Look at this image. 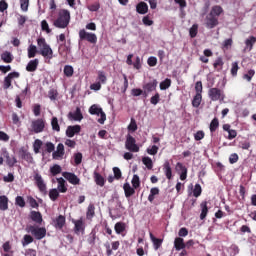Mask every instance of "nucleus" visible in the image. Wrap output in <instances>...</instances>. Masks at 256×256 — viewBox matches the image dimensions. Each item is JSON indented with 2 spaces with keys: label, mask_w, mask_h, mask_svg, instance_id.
Wrapping results in <instances>:
<instances>
[{
  "label": "nucleus",
  "mask_w": 256,
  "mask_h": 256,
  "mask_svg": "<svg viewBox=\"0 0 256 256\" xmlns=\"http://www.w3.org/2000/svg\"><path fill=\"white\" fill-rule=\"evenodd\" d=\"M1 59L4 63H13V54L9 51H5L1 54Z\"/></svg>",
  "instance_id": "nucleus-33"
},
{
  "label": "nucleus",
  "mask_w": 256,
  "mask_h": 256,
  "mask_svg": "<svg viewBox=\"0 0 256 256\" xmlns=\"http://www.w3.org/2000/svg\"><path fill=\"white\" fill-rule=\"evenodd\" d=\"M9 209V198L7 196H0V211H7Z\"/></svg>",
  "instance_id": "nucleus-27"
},
{
  "label": "nucleus",
  "mask_w": 256,
  "mask_h": 256,
  "mask_svg": "<svg viewBox=\"0 0 256 256\" xmlns=\"http://www.w3.org/2000/svg\"><path fill=\"white\" fill-rule=\"evenodd\" d=\"M208 97L212 101H225V91L221 90L220 88L214 87L208 90Z\"/></svg>",
  "instance_id": "nucleus-4"
},
{
  "label": "nucleus",
  "mask_w": 256,
  "mask_h": 256,
  "mask_svg": "<svg viewBox=\"0 0 256 256\" xmlns=\"http://www.w3.org/2000/svg\"><path fill=\"white\" fill-rule=\"evenodd\" d=\"M3 157L6 158V163L8 167H15V164L17 163V158H15V156H10L9 152L4 151Z\"/></svg>",
  "instance_id": "nucleus-24"
},
{
  "label": "nucleus",
  "mask_w": 256,
  "mask_h": 256,
  "mask_svg": "<svg viewBox=\"0 0 256 256\" xmlns=\"http://www.w3.org/2000/svg\"><path fill=\"white\" fill-rule=\"evenodd\" d=\"M201 193H203V189L201 188V184H195L193 189V195L195 197H201Z\"/></svg>",
  "instance_id": "nucleus-54"
},
{
  "label": "nucleus",
  "mask_w": 256,
  "mask_h": 256,
  "mask_svg": "<svg viewBox=\"0 0 256 256\" xmlns=\"http://www.w3.org/2000/svg\"><path fill=\"white\" fill-rule=\"evenodd\" d=\"M201 214L200 219L203 221L207 217V213H209V207H207V201H204L200 204Z\"/></svg>",
  "instance_id": "nucleus-30"
},
{
  "label": "nucleus",
  "mask_w": 256,
  "mask_h": 256,
  "mask_svg": "<svg viewBox=\"0 0 256 256\" xmlns=\"http://www.w3.org/2000/svg\"><path fill=\"white\" fill-rule=\"evenodd\" d=\"M37 45L40 49L39 53L42 55V57L45 59H53V49H51V46L47 44L45 38H38Z\"/></svg>",
  "instance_id": "nucleus-2"
},
{
  "label": "nucleus",
  "mask_w": 256,
  "mask_h": 256,
  "mask_svg": "<svg viewBox=\"0 0 256 256\" xmlns=\"http://www.w3.org/2000/svg\"><path fill=\"white\" fill-rule=\"evenodd\" d=\"M57 183V191L59 193H67V182L65 181V179H63V177L57 178Z\"/></svg>",
  "instance_id": "nucleus-21"
},
{
  "label": "nucleus",
  "mask_w": 256,
  "mask_h": 256,
  "mask_svg": "<svg viewBox=\"0 0 256 256\" xmlns=\"http://www.w3.org/2000/svg\"><path fill=\"white\" fill-rule=\"evenodd\" d=\"M93 217H95V204L90 203L87 207L86 219L87 221H93Z\"/></svg>",
  "instance_id": "nucleus-25"
},
{
  "label": "nucleus",
  "mask_w": 256,
  "mask_h": 256,
  "mask_svg": "<svg viewBox=\"0 0 256 256\" xmlns=\"http://www.w3.org/2000/svg\"><path fill=\"white\" fill-rule=\"evenodd\" d=\"M187 245H185V240L181 237H176L174 239V249L175 251H182V249H185Z\"/></svg>",
  "instance_id": "nucleus-19"
},
{
  "label": "nucleus",
  "mask_w": 256,
  "mask_h": 256,
  "mask_svg": "<svg viewBox=\"0 0 256 256\" xmlns=\"http://www.w3.org/2000/svg\"><path fill=\"white\" fill-rule=\"evenodd\" d=\"M125 149L130 151V153H139V145H137V140L131 135H127L125 142Z\"/></svg>",
  "instance_id": "nucleus-7"
},
{
  "label": "nucleus",
  "mask_w": 256,
  "mask_h": 256,
  "mask_svg": "<svg viewBox=\"0 0 256 256\" xmlns=\"http://www.w3.org/2000/svg\"><path fill=\"white\" fill-rule=\"evenodd\" d=\"M195 141H201L202 139H205V132L203 130H199L194 134Z\"/></svg>",
  "instance_id": "nucleus-63"
},
{
  "label": "nucleus",
  "mask_w": 256,
  "mask_h": 256,
  "mask_svg": "<svg viewBox=\"0 0 256 256\" xmlns=\"http://www.w3.org/2000/svg\"><path fill=\"white\" fill-rule=\"evenodd\" d=\"M41 29L42 31H46V33H51V30L49 29V23H47V20H42Z\"/></svg>",
  "instance_id": "nucleus-64"
},
{
  "label": "nucleus",
  "mask_w": 256,
  "mask_h": 256,
  "mask_svg": "<svg viewBox=\"0 0 256 256\" xmlns=\"http://www.w3.org/2000/svg\"><path fill=\"white\" fill-rule=\"evenodd\" d=\"M253 77H255V70H253V69H250L247 74L243 75V79H246V81H248V83H250V81H251V79H253Z\"/></svg>",
  "instance_id": "nucleus-59"
},
{
  "label": "nucleus",
  "mask_w": 256,
  "mask_h": 256,
  "mask_svg": "<svg viewBox=\"0 0 256 256\" xmlns=\"http://www.w3.org/2000/svg\"><path fill=\"white\" fill-rule=\"evenodd\" d=\"M171 87V79L166 78L164 81L160 83V89L161 91H165L166 89H169Z\"/></svg>",
  "instance_id": "nucleus-50"
},
{
  "label": "nucleus",
  "mask_w": 256,
  "mask_h": 256,
  "mask_svg": "<svg viewBox=\"0 0 256 256\" xmlns=\"http://www.w3.org/2000/svg\"><path fill=\"white\" fill-rule=\"evenodd\" d=\"M34 181L40 193H43V195H47V184H45V181L43 180V177L41 176V174L36 173L34 175Z\"/></svg>",
  "instance_id": "nucleus-10"
},
{
  "label": "nucleus",
  "mask_w": 256,
  "mask_h": 256,
  "mask_svg": "<svg viewBox=\"0 0 256 256\" xmlns=\"http://www.w3.org/2000/svg\"><path fill=\"white\" fill-rule=\"evenodd\" d=\"M33 241H34L33 236H31L29 234H25L22 239V245H23V247H27V245H31V243H33Z\"/></svg>",
  "instance_id": "nucleus-43"
},
{
  "label": "nucleus",
  "mask_w": 256,
  "mask_h": 256,
  "mask_svg": "<svg viewBox=\"0 0 256 256\" xmlns=\"http://www.w3.org/2000/svg\"><path fill=\"white\" fill-rule=\"evenodd\" d=\"M125 197L129 198L135 195V188L131 187L129 183H125L123 186Z\"/></svg>",
  "instance_id": "nucleus-29"
},
{
  "label": "nucleus",
  "mask_w": 256,
  "mask_h": 256,
  "mask_svg": "<svg viewBox=\"0 0 256 256\" xmlns=\"http://www.w3.org/2000/svg\"><path fill=\"white\" fill-rule=\"evenodd\" d=\"M150 239L153 242L155 251L160 249L161 245H163V239L156 238L155 236H153V233H150Z\"/></svg>",
  "instance_id": "nucleus-32"
},
{
  "label": "nucleus",
  "mask_w": 256,
  "mask_h": 256,
  "mask_svg": "<svg viewBox=\"0 0 256 256\" xmlns=\"http://www.w3.org/2000/svg\"><path fill=\"white\" fill-rule=\"evenodd\" d=\"M65 155V146L63 143H59L57 145L56 151L52 153L53 159L59 160L62 159V157Z\"/></svg>",
  "instance_id": "nucleus-14"
},
{
  "label": "nucleus",
  "mask_w": 256,
  "mask_h": 256,
  "mask_svg": "<svg viewBox=\"0 0 256 256\" xmlns=\"http://www.w3.org/2000/svg\"><path fill=\"white\" fill-rule=\"evenodd\" d=\"M51 126L53 131H61V126H59V119H57V117H53L51 120Z\"/></svg>",
  "instance_id": "nucleus-46"
},
{
  "label": "nucleus",
  "mask_w": 256,
  "mask_h": 256,
  "mask_svg": "<svg viewBox=\"0 0 256 256\" xmlns=\"http://www.w3.org/2000/svg\"><path fill=\"white\" fill-rule=\"evenodd\" d=\"M19 72H11L4 78L3 89H9L11 87V81L13 79H19Z\"/></svg>",
  "instance_id": "nucleus-13"
},
{
  "label": "nucleus",
  "mask_w": 256,
  "mask_h": 256,
  "mask_svg": "<svg viewBox=\"0 0 256 256\" xmlns=\"http://www.w3.org/2000/svg\"><path fill=\"white\" fill-rule=\"evenodd\" d=\"M49 197L51 201H55L56 199H59V192L57 191L56 188L50 189Z\"/></svg>",
  "instance_id": "nucleus-53"
},
{
  "label": "nucleus",
  "mask_w": 256,
  "mask_h": 256,
  "mask_svg": "<svg viewBox=\"0 0 256 256\" xmlns=\"http://www.w3.org/2000/svg\"><path fill=\"white\" fill-rule=\"evenodd\" d=\"M98 83H100V85H105V83H107V76L105 75V72H98Z\"/></svg>",
  "instance_id": "nucleus-51"
},
{
  "label": "nucleus",
  "mask_w": 256,
  "mask_h": 256,
  "mask_svg": "<svg viewBox=\"0 0 256 256\" xmlns=\"http://www.w3.org/2000/svg\"><path fill=\"white\" fill-rule=\"evenodd\" d=\"M195 91L196 95H201V93H203V82L197 81L195 83Z\"/></svg>",
  "instance_id": "nucleus-61"
},
{
  "label": "nucleus",
  "mask_w": 256,
  "mask_h": 256,
  "mask_svg": "<svg viewBox=\"0 0 256 256\" xmlns=\"http://www.w3.org/2000/svg\"><path fill=\"white\" fill-rule=\"evenodd\" d=\"M163 171L167 179L169 180L173 179V170L171 169V164L169 163V161L164 162Z\"/></svg>",
  "instance_id": "nucleus-23"
},
{
  "label": "nucleus",
  "mask_w": 256,
  "mask_h": 256,
  "mask_svg": "<svg viewBox=\"0 0 256 256\" xmlns=\"http://www.w3.org/2000/svg\"><path fill=\"white\" fill-rule=\"evenodd\" d=\"M205 25L207 29H215V27L219 25V18H217V16H213V13H209L206 16Z\"/></svg>",
  "instance_id": "nucleus-11"
},
{
  "label": "nucleus",
  "mask_w": 256,
  "mask_h": 256,
  "mask_svg": "<svg viewBox=\"0 0 256 256\" xmlns=\"http://www.w3.org/2000/svg\"><path fill=\"white\" fill-rule=\"evenodd\" d=\"M43 146V141L36 139L34 142V153H39V151L41 150V147Z\"/></svg>",
  "instance_id": "nucleus-57"
},
{
  "label": "nucleus",
  "mask_w": 256,
  "mask_h": 256,
  "mask_svg": "<svg viewBox=\"0 0 256 256\" xmlns=\"http://www.w3.org/2000/svg\"><path fill=\"white\" fill-rule=\"evenodd\" d=\"M255 43H256L255 36H251L249 39H246L245 41L246 49H248V51H252Z\"/></svg>",
  "instance_id": "nucleus-35"
},
{
  "label": "nucleus",
  "mask_w": 256,
  "mask_h": 256,
  "mask_svg": "<svg viewBox=\"0 0 256 256\" xmlns=\"http://www.w3.org/2000/svg\"><path fill=\"white\" fill-rule=\"evenodd\" d=\"M18 153L21 159H24V161H31V159H33L31 153H29L24 147L20 148Z\"/></svg>",
  "instance_id": "nucleus-28"
},
{
  "label": "nucleus",
  "mask_w": 256,
  "mask_h": 256,
  "mask_svg": "<svg viewBox=\"0 0 256 256\" xmlns=\"http://www.w3.org/2000/svg\"><path fill=\"white\" fill-rule=\"evenodd\" d=\"M210 13H212L213 16L219 18L221 13H223V7H221L219 5L213 6L212 10L210 11Z\"/></svg>",
  "instance_id": "nucleus-39"
},
{
  "label": "nucleus",
  "mask_w": 256,
  "mask_h": 256,
  "mask_svg": "<svg viewBox=\"0 0 256 256\" xmlns=\"http://www.w3.org/2000/svg\"><path fill=\"white\" fill-rule=\"evenodd\" d=\"M68 117L72 121H82L83 113H81V108L77 107L75 112H69Z\"/></svg>",
  "instance_id": "nucleus-18"
},
{
  "label": "nucleus",
  "mask_w": 256,
  "mask_h": 256,
  "mask_svg": "<svg viewBox=\"0 0 256 256\" xmlns=\"http://www.w3.org/2000/svg\"><path fill=\"white\" fill-rule=\"evenodd\" d=\"M136 11L139 15H145L149 11V5L145 2H140L136 5Z\"/></svg>",
  "instance_id": "nucleus-20"
},
{
  "label": "nucleus",
  "mask_w": 256,
  "mask_h": 256,
  "mask_svg": "<svg viewBox=\"0 0 256 256\" xmlns=\"http://www.w3.org/2000/svg\"><path fill=\"white\" fill-rule=\"evenodd\" d=\"M201 101H203V95L196 94L192 100V106L195 108L199 107V105H201Z\"/></svg>",
  "instance_id": "nucleus-38"
},
{
  "label": "nucleus",
  "mask_w": 256,
  "mask_h": 256,
  "mask_svg": "<svg viewBox=\"0 0 256 256\" xmlns=\"http://www.w3.org/2000/svg\"><path fill=\"white\" fill-rule=\"evenodd\" d=\"M47 122H45V119L43 118H38L36 120H33L31 122V129L33 133H43L45 131V125Z\"/></svg>",
  "instance_id": "nucleus-8"
},
{
  "label": "nucleus",
  "mask_w": 256,
  "mask_h": 256,
  "mask_svg": "<svg viewBox=\"0 0 256 256\" xmlns=\"http://www.w3.org/2000/svg\"><path fill=\"white\" fill-rule=\"evenodd\" d=\"M59 95L56 89L52 88L48 91V97L51 101H55Z\"/></svg>",
  "instance_id": "nucleus-52"
},
{
  "label": "nucleus",
  "mask_w": 256,
  "mask_h": 256,
  "mask_svg": "<svg viewBox=\"0 0 256 256\" xmlns=\"http://www.w3.org/2000/svg\"><path fill=\"white\" fill-rule=\"evenodd\" d=\"M71 23V12L67 9H61L57 18L53 21L54 27L57 29H67Z\"/></svg>",
  "instance_id": "nucleus-1"
},
{
  "label": "nucleus",
  "mask_w": 256,
  "mask_h": 256,
  "mask_svg": "<svg viewBox=\"0 0 256 256\" xmlns=\"http://www.w3.org/2000/svg\"><path fill=\"white\" fill-rule=\"evenodd\" d=\"M79 39L80 41H87L92 45L97 43V35L95 33L87 32L85 29L79 31Z\"/></svg>",
  "instance_id": "nucleus-6"
},
{
  "label": "nucleus",
  "mask_w": 256,
  "mask_h": 256,
  "mask_svg": "<svg viewBox=\"0 0 256 256\" xmlns=\"http://www.w3.org/2000/svg\"><path fill=\"white\" fill-rule=\"evenodd\" d=\"M20 7L24 12L29 11V0H20Z\"/></svg>",
  "instance_id": "nucleus-62"
},
{
  "label": "nucleus",
  "mask_w": 256,
  "mask_h": 256,
  "mask_svg": "<svg viewBox=\"0 0 256 256\" xmlns=\"http://www.w3.org/2000/svg\"><path fill=\"white\" fill-rule=\"evenodd\" d=\"M81 133V126L80 125H74V126H68L66 129V135L68 137H75V135Z\"/></svg>",
  "instance_id": "nucleus-16"
},
{
  "label": "nucleus",
  "mask_w": 256,
  "mask_h": 256,
  "mask_svg": "<svg viewBox=\"0 0 256 256\" xmlns=\"http://www.w3.org/2000/svg\"><path fill=\"white\" fill-rule=\"evenodd\" d=\"M15 205L21 208L25 207V198H23L22 196H17L15 198Z\"/></svg>",
  "instance_id": "nucleus-58"
},
{
  "label": "nucleus",
  "mask_w": 256,
  "mask_h": 256,
  "mask_svg": "<svg viewBox=\"0 0 256 256\" xmlns=\"http://www.w3.org/2000/svg\"><path fill=\"white\" fill-rule=\"evenodd\" d=\"M82 162H83V154L80 152L74 154L75 165H81Z\"/></svg>",
  "instance_id": "nucleus-60"
},
{
  "label": "nucleus",
  "mask_w": 256,
  "mask_h": 256,
  "mask_svg": "<svg viewBox=\"0 0 256 256\" xmlns=\"http://www.w3.org/2000/svg\"><path fill=\"white\" fill-rule=\"evenodd\" d=\"M114 229L118 235H121V233L125 231V224L123 222H118L115 224Z\"/></svg>",
  "instance_id": "nucleus-49"
},
{
  "label": "nucleus",
  "mask_w": 256,
  "mask_h": 256,
  "mask_svg": "<svg viewBox=\"0 0 256 256\" xmlns=\"http://www.w3.org/2000/svg\"><path fill=\"white\" fill-rule=\"evenodd\" d=\"M223 65H225V62H223V58L221 57H218L214 64H213V67L214 69L218 70V71H221V69H223Z\"/></svg>",
  "instance_id": "nucleus-42"
},
{
  "label": "nucleus",
  "mask_w": 256,
  "mask_h": 256,
  "mask_svg": "<svg viewBox=\"0 0 256 256\" xmlns=\"http://www.w3.org/2000/svg\"><path fill=\"white\" fill-rule=\"evenodd\" d=\"M142 163L147 167V169H153V160L149 156H145L142 158Z\"/></svg>",
  "instance_id": "nucleus-40"
},
{
  "label": "nucleus",
  "mask_w": 256,
  "mask_h": 256,
  "mask_svg": "<svg viewBox=\"0 0 256 256\" xmlns=\"http://www.w3.org/2000/svg\"><path fill=\"white\" fill-rule=\"evenodd\" d=\"M62 176L66 181H68L71 185H81V179L78 178L75 173L72 172H63Z\"/></svg>",
  "instance_id": "nucleus-12"
},
{
  "label": "nucleus",
  "mask_w": 256,
  "mask_h": 256,
  "mask_svg": "<svg viewBox=\"0 0 256 256\" xmlns=\"http://www.w3.org/2000/svg\"><path fill=\"white\" fill-rule=\"evenodd\" d=\"M66 218L63 215H59L58 217H56L53 220V225L55 227V229H59L60 231L63 229V227H65V223H66Z\"/></svg>",
  "instance_id": "nucleus-15"
},
{
  "label": "nucleus",
  "mask_w": 256,
  "mask_h": 256,
  "mask_svg": "<svg viewBox=\"0 0 256 256\" xmlns=\"http://www.w3.org/2000/svg\"><path fill=\"white\" fill-rule=\"evenodd\" d=\"M231 47H233V39L228 38V39L224 40V42L222 44V49L224 51H228V49H231Z\"/></svg>",
  "instance_id": "nucleus-47"
},
{
  "label": "nucleus",
  "mask_w": 256,
  "mask_h": 256,
  "mask_svg": "<svg viewBox=\"0 0 256 256\" xmlns=\"http://www.w3.org/2000/svg\"><path fill=\"white\" fill-rule=\"evenodd\" d=\"M210 133H215V131H217V129H219V118H214L211 122H210Z\"/></svg>",
  "instance_id": "nucleus-34"
},
{
  "label": "nucleus",
  "mask_w": 256,
  "mask_h": 256,
  "mask_svg": "<svg viewBox=\"0 0 256 256\" xmlns=\"http://www.w3.org/2000/svg\"><path fill=\"white\" fill-rule=\"evenodd\" d=\"M37 67H39V59L30 60L26 66V71L34 73V71H37Z\"/></svg>",
  "instance_id": "nucleus-22"
},
{
  "label": "nucleus",
  "mask_w": 256,
  "mask_h": 256,
  "mask_svg": "<svg viewBox=\"0 0 256 256\" xmlns=\"http://www.w3.org/2000/svg\"><path fill=\"white\" fill-rule=\"evenodd\" d=\"M157 80H152L151 82L146 83L143 86L144 91H147V93H151L152 91H155L157 89Z\"/></svg>",
  "instance_id": "nucleus-26"
},
{
  "label": "nucleus",
  "mask_w": 256,
  "mask_h": 256,
  "mask_svg": "<svg viewBox=\"0 0 256 256\" xmlns=\"http://www.w3.org/2000/svg\"><path fill=\"white\" fill-rule=\"evenodd\" d=\"M28 203L32 209H39V203L37 200H35V198H33V196L28 197Z\"/></svg>",
  "instance_id": "nucleus-55"
},
{
  "label": "nucleus",
  "mask_w": 256,
  "mask_h": 256,
  "mask_svg": "<svg viewBox=\"0 0 256 256\" xmlns=\"http://www.w3.org/2000/svg\"><path fill=\"white\" fill-rule=\"evenodd\" d=\"M197 33H199V24H193L189 29V35L191 39H195V37H197Z\"/></svg>",
  "instance_id": "nucleus-37"
},
{
  "label": "nucleus",
  "mask_w": 256,
  "mask_h": 256,
  "mask_svg": "<svg viewBox=\"0 0 256 256\" xmlns=\"http://www.w3.org/2000/svg\"><path fill=\"white\" fill-rule=\"evenodd\" d=\"M155 195H159V188L157 187L151 188L150 190V194L148 196V201L150 203H153V201H155Z\"/></svg>",
  "instance_id": "nucleus-41"
},
{
  "label": "nucleus",
  "mask_w": 256,
  "mask_h": 256,
  "mask_svg": "<svg viewBox=\"0 0 256 256\" xmlns=\"http://www.w3.org/2000/svg\"><path fill=\"white\" fill-rule=\"evenodd\" d=\"M73 73H75V70L73 69V66H71V65L64 66V75H65V77H73Z\"/></svg>",
  "instance_id": "nucleus-44"
},
{
  "label": "nucleus",
  "mask_w": 256,
  "mask_h": 256,
  "mask_svg": "<svg viewBox=\"0 0 256 256\" xmlns=\"http://www.w3.org/2000/svg\"><path fill=\"white\" fill-rule=\"evenodd\" d=\"M38 50H37V46L31 44L28 47V59H33V57H35V55H37Z\"/></svg>",
  "instance_id": "nucleus-36"
},
{
  "label": "nucleus",
  "mask_w": 256,
  "mask_h": 256,
  "mask_svg": "<svg viewBox=\"0 0 256 256\" xmlns=\"http://www.w3.org/2000/svg\"><path fill=\"white\" fill-rule=\"evenodd\" d=\"M72 223L76 235H85V220L83 217H80L78 220H72Z\"/></svg>",
  "instance_id": "nucleus-9"
},
{
  "label": "nucleus",
  "mask_w": 256,
  "mask_h": 256,
  "mask_svg": "<svg viewBox=\"0 0 256 256\" xmlns=\"http://www.w3.org/2000/svg\"><path fill=\"white\" fill-rule=\"evenodd\" d=\"M94 181L99 187L105 186V178L99 172H94Z\"/></svg>",
  "instance_id": "nucleus-31"
},
{
  "label": "nucleus",
  "mask_w": 256,
  "mask_h": 256,
  "mask_svg": "<svg viewBox=\"0 0 256 256\" xmlns=\"http://www.w3.org/2000/svg\"><path fill=\"white\" fill-rule=\"evenodd\" d=\"M27 233H31L37 241H41V239H45L47 235V229L45 227L33 226L29 225L26 228Z\"/></svg>",
  "instance_id": "nucleus-3"
},
{
  "label": "nucleus",
  "mask_w": 256,
  "mask_h": 256,
  "mask_svg": "<svg viewBox=\"0 0 256 256\" xmlns=\"http://www.w3.org/2000/svg\"><path fill=\"white\" fill-rule=\"evenodd\" d=\"M123 87L121 88V93H127V89H129V80L127 79V74H123Z\"/></svg>",
  "instance_id": "nucleus-56"
},
{
  "label": "nucleus",
  "mask_w": 256,
  "mask_h": 256,
  "mask_svg": "<svg viewBox=\"0 0 256 256\" xmlns=\"http://www.w3.org/2000/svg\"><path fill=\"white\" fill-rule=\"evenodd\" d=\"M131 183L134 189H139V187H141V180L137 174L133 176Z\"/></svg>",
  "instance_id": "nucleus-48"
},
{
  "label": "nucleus",
  "mask_w": 256,
  "mask_h": 256,
  "mask_svg": "<svg viewBox=\"0 0 256 256\" xmlns=\"http://www.w3.org/2000/svg\"><path fill=\"white\" fill-rule=\"evenodd\" d=\"M61 171H62L61 166H59L58 164H54L52 167H50V173L53 177H55L56 175H59Z\"/></svg>",
  "instance_id": "nucleus-45"
},
{
  "label": "nucleus",
  "mask_w": 256,
  "mask_h": 256,
  "mask_svg": "<svg viewBox=\"0 0 256 256\" xmlns=\"http://www.w3.org/2000/svg\"><path fill=\"white\" fill-rule=\"evenodd\" d=\"M89 113H90V115L100 116V118L98 119V123H100V125H104L105 121H107V115L105 114V112H103V108H99L95 104H93L89 108Z\"/></svg>",
  "instance_id": "nucleus-5"
},
{
  "label": "nucleus",
  "mask_w": 256,
  "mask_h": 256,
  "mask_svg": "<svg viewBox=\"0 0 256 256\" xmlns=\"http://www.w3.org/2000/svg\"><path fill=\"white\" fill-rule=\"evenodd\" d=\"M30 219L34 223H37V225H41L43 223V215L41 214V212H37L35 210H32L30 212Z\"/></svg>",
  "instance_id": "nucleus-17"
}]
</instances>
